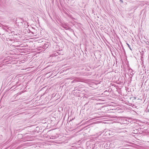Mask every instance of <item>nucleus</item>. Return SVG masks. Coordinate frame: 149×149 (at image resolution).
<instances>
[{"instance_id":"7ed1b4c3","label":"nucleus","mask_w":149,"mask_h":149,"mask_svg":"<svg viewBox=\"0 0 149 149\" xmlns=\"http://www.w3.org/2000/svg\"><path fill=\"white\" fill-rule=\"evenodd\" d=\"M21 47H26V46H21Z\"/></svg>"},{"instance_id":"f257e3e1","label":"nucleus","mask_w":149,"mask_h":149,"mask_svg":"<svg viewBox=\"0 0 149 149\" xmlns=\"http://www.w3.org/2000/svg\"><path fill=\"white\" fill-rule=\"evenodd\" d=\"M120 0L121 3H123V1L122 0Z\"/></svg>"},{"instance_id":"f03ea898","label":"nucleus","mask_w":149,"mask_h":149,"mask_svg":"<svg viewBox=\"0 0 149 149\" xmlns=\"http://www.w3.org/2000/svg\"><path fill=\"white\" fill-rule=\"evenodd\" d=\"M12 47H18V45H17V46H15V45H12Z\"/></svg>"}]
</instances>
